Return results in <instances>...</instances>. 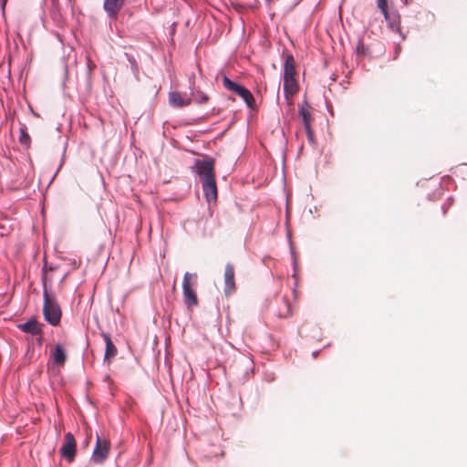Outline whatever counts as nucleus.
I'll use <instances>...</instances> for the list:
<instances>
[{"label": "nucleus", "mask_w": 467, "mask_h": 467, "mask_svg": "<svg viewBox=\"0 0 467 467\" xmlns=\"http://www.w3.org/2000/svg\"><path fill=\"white\" fill-rule=\"evenodd\" d=\"M357 51H358V54H364L365 53V47H364V45L361 42L358 43V46L357 47Z\"/></svg>", "instance_id": "5701e85b"}, {"label": "nucleus", "mask_w": 467, "mask_h": 467, "mask_svg": "<svg viewBox=\"0 0 467 467\" xmlns=\"http://www.w3.org/2000/svg\"><path fill=\"white\" fill-rule=\"evenodd\" d=\"M282 309H279L277 312V316L280 317H287L292 315L291 306L286 298L282 299Z\"/></svg>", "instance_id": "a211bd4d"}, {"label": "nucleus", "mask_w": 467, "mask_h": 467, "mask_svg": "<svg viewBox=\"0 0 467 467\" xmlns=\"http://www.w3.org/2000/svg\"><path fill=\"white\" fill-rule=\"evenodd\" d=\"M194 167L196 173L200 176L202 182L215 178L213 159H198L195 161Z\"/></svg>", "instance_id": "20e7f679"}, {"label": "nucleus", "mask_w": 467, "mask_h": 467, "mask_svg": "<svg viewBox=\"0 0 467 467\" xmlns=\"http://www.w3.org/2000/svg\"><path fill=\"white\" fill-rule=\"evenodd\" d=\"M192 96L193 98V100L198 104H205L209 101L208 95L201 90L192 92Z\"/></svg>", "instance_id": "6ab92c4d"}, {"label": "nucleus", "mask_w": 467, "mask_h": 467, "mask_svg": "<svg viewBox=\"0 0 467 467\" xmlns=\"http://www.w3.org/2000/svg\"><path fill=\"white\" fill-rule=\"evenodd\" d=\"M126 0H104L103 8L109 18H116Z\"/></svg>", "instance_id": "6e6552de"}, {"label": "nucleus", "mask_w": 467, "mask_h": 467, "mask_svg": "<svg viewBox=\"0 0 467 467\" xmlns=\"http://www.w3.org/2000/svg\"><path fill=\"white\" fill-rule=\"evenodd\" d=\"M384 16L385 20L388 22L389 26L396 32L400 28V16L397 11H389L388 7L380 10Z\"/></svg>", "instance_id": "1a4fd4ad"}, {"label": "nucleus", "mask_w": 467, "mask_h": 467, "mask_svg": "<svg viewBox=\"0 0 467 467\" xmlns=\"http://www.w3.org/2000/svg\"><path fill=\"white\" fill-rule=\"evenodd\" d=\"M377 1V6L379 10H382L386 7H388V0H376Z\"/></svg>", "instance_id": "4be33fe9"}, {"label": "nucleus", "mask_w": 467, "mask_h": 467, "mask_svg": "<svg viewBox=\"0 0 467 467\" xmlns=\"http://www.w3.org/2000/svg\"><path fill=\"white\" fill-rule=\"evenodd\" d=\"M202 191L206 200L210 202L212 201H216L217 199V186L216 181L214 179H210L207 181H202Z\"/></svg>", "instance_id": "9d476101"}, {"label": "nucleus", "mask_w": 467, "mask_h": 467, "mask_svg": "<svg viewBox=\"0 0 467 467\" xmlns=\"http://www.w3.org/2000/svg\"><path fill=\"white\" fill-rule=\"evenodd\" d=\"M19 142L21 144L28 145L30 142V137L28 133L26 132V128L23 126L20 129V136H19Z\"/></svg>", "instance_id": "aec40b11"}, {"label": "nucleus", "mask_w": 467, "mask_h": 467, "mask_svg": "<svg viewBox=\"0 0 467 467\" xmlns=\"http://www.w3.org/2000/svg\"><path fill=\"white\" fill-rule=\"evenodd\" d=\"M6 3H7V0H0V5L3 10H5Z\"/></svg>", "instance_id": "b1692460"}, {"label": "nucleus", "mask_w": 467, "mask_h": 467, "mask_svg": "<svg viewBox=\"0 0 467 467\" xmlns=\"http://www.w3.org/2000/svg\"><path fill=\"white\" fill-rule=\"evenodd\" d=\"M296 63L292 55H288L285 58L284 67V78H296Z\"/></svg>", "instance_id": "f3484780"}, {"label": "nucleus", "mask_w": 467, "mask_h": 467, "mask_svg": "<svg viewBox=\"0 0 467 467\" xmlns=\"http://www.w3.org/2000/svg\"><path fill=\"white\" fill-rule=\"evenodd\" d=\"M102 337L106 344L105 359L109 361L117 355L118 350L109 334L102 333Z\"/></svg>", "instance_id": "4468645a"}, {"label": "nucleus", "mask_w": 467, "mask_h": 467, "mask_svg": "<svg viewBox=\"0 0 467 467\" xmlns=\"http://www.w3.org/2000/svg\"><path fill=\"white\" fill-rule=\"evenodd\" d=\"M54 363L58 366H63L67 360V355L60 344H57L52 352Z\"/></svg>", "instance_id": "dca6fc26"}, {"label": "nucleus", "mask_w": 467, "mask_h": 467, "mask_svg": "<svg viewBox=\"0 0 467 467\" xmlns=\"http://www.w3.org/2000/svg\"><path fill=\"white\" fill-rule=\"evenodd\" d=\"M61 457L65 458L68 462H72L76 457L77 442L71 432L65 434V441L59 450Z\"/></svg>", "instance_id": "39448f33"}, {"label": "nucleus", "mask_w": 467, "mask_h": 467, "mask_svg": "<svg viewBox=\"0 0 467 467\" xmlns=\"http://www.w3.org/2000/svg\"><path fill=\"white\" fill-rule=\"evenodd\" d=\"M299 116L302 119L304 127L311 126L313 120L312 114L310 112V106L307 102H304L299 108Z\"/></svg>", "instance_id": "2eb2a0df"}, {"label": "nucleus", "mask_w": 467, "mask_h": 467, "mask_svg": "<svg viewBox=\"0 0 467 467\" xmlns=\"http://www.w3.org/2000/svg\"><path fill=\"white\" fill-rule=\"evenodd\" d=\"M305 130H306V136H307L308 141L311 144H314L315 143V134H314V131H313L311 126L305 127Z\"/></svg>", "instance_id": "412c9836"}, {"label": "nucleus", "mask_w": 467, "mask_h": 467, "mask_svg": "<svg viewBox=\"0 0 467 467\" xmlns=\"http://www.w3.org/2000/svg\"><path fill=\"white\" fill-rule=\"evenodd\" d=\"M298 91V84L296 78H284V93L289 100Z\"/></svg>", "instance_id": "f8f14e48"}, {"label": "nucleus", "mask_w": 467, "mask_h": 467, "mask_svg": "<svg viewBox=\"0 0 467 467\" xmlns=\"http://www.w3.org/2000/svg\"><path fill=\"white\" fill-rule=\"evenodd\" d=\"M222 81L226 89L239 95L250 109H254V98L245 87L232 81L227 76H223Z\"/></svg>", "instance_id": "7ed1b4c3"}, {"label": "nucleus", "mask_w": 467, "mask_h": 467, "mask_svg": "<svg viewBox=\"0 0 467 467\" xmlns=\"http://www.w3.org/2000/svg\"><path fill=\"white\" fill-rule=\"evenodd\" d=\"M197 284V275L192 273H185L182 280V292L183 301L188 308H192L198 306L199 301L197 298L194 286Z\"/></svg>", "instance_id": "f03ea898"}, {"label": "nucleus", "mask_w": 467, "mask_h": 467, "mask_svg": "<svg viewBox=\"0 0 467 467\" xmlns=\"http://www.w3.org/2000/svg\"><path fill=\"white\" fill-rule=\"evenodd\" d=\"M19 328L23 332L30 333L32 335H40L42 333L40 324L35 319H31L24 324L19 325Z\"/></svg>", "instance_id": "ddd939ff"}, {"label": "nucleus", "mask_w": 467, "mask_h": 467, "mask_svg": "<svg viewBox=\"0 0 467 467\" xmlns=\"http://www.w3.org/2000/svg\"><path fill=\"white\" fill-rule=\"evenodd\" d=\"M192 99L184 98L180 92L173 91L169 93V103L173 108H183L191 105Z\"/></svg>", "instance_id": "9b49d317"}, {"label": "nucleus", "mask_w": 467, "mask_h": 467, "mask_svg": "<svg viewBox=\"0 0 467 467\" xmlns=\"http://www.w3.org/2000/svg\"><path fill=\"white\" fill-rule=\"evenodd\" d=\"M234 267L232 264L228 263L224 270V288L223 292L226 296H232L236 291V284L234 278Z\"/></svg>", "instance_id": "0eeeda50"}, {"label": "nucleus", "mask_w": 467, "mask_h": 467, "mask_svg": "<svg viewBox=\"0 0 467 467\" xmlns=\"http://www.w3.org/2000/svg\"><path fill=\"white\" fill-rule=\"evenodd\" d=\"M44 306L43 314L47 322L51 326H57L60 323L62 311L56 299V296L51 294L47 287L46 281L44 280Z\"/></svg>", "instance_id": "f257e3e1"}, {"label": "nucleus", "mask_w": 467, "mask_h": 467, "mask_svg": "<svg viewBox=\"0 0 467 467\" xmlns=\"http://www.w3.org/2000/svg\"><path fill=\"white\" fill-rule=\"evenodd\" d=\"M110 448L109 441L98 437L96 447L92 454V461L96 463L103 462L109 455Z\"/></svg>", "instance_id": "423d86ee"}]
</instances>
